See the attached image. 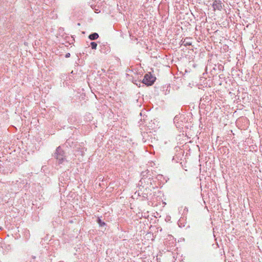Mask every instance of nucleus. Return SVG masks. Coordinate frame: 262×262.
Returning a JSON list of instances; mask_svg holds the SVG:
<instances>
[{
  "label": "nucleus",
  "mask_w": 262,
  "mask_h": 262,
  "mask_svg": "<svg viewBox=\"0 0 262 262\" xmlns=\"http://www.w3.org/2000/svg\"><path fill=\"white\" fill-rule=\"evenodd\" d=\"M53 157L57 160L59 164H62L66 160L65 152L60 146L56 148Z\"/></svg>",
  "instance_id": "1"
},
{
  "label": "nucleus",
  "mask_w": 262,
  "mask_h": 262,
  "mask_svg": "<svg viewBox=\"0 0 262 262\" xmlns=\"http://www.w3.org/2000/svg\"><path fill=\"white\" fill-rule=\"evenodd\" d=\"M156 77L152 76L150 73L146 74L142 82L147 86L151 85L155 81Z\"/></svg>",
  "instance_id": "2"
},
{
  "label": "nucleus",
  "mask_w": 262,
  "mask_h": 262,
  "mask_svg": "<svg viewBox=\"0 0 262 262\" xmlns=\"http://www.w3.org/2000/svg\"><path fill=\"white\" fill-rule=\"evenodd\" d=\"M223 6L224 4L221 0H214L212 4L214 10H217L221 11L223 9Z\"/></svg>",
  "instance_id": "3"
},
{
  "label": "nucleus",
  "mask_w": 262,
  "mask_h": 262,
  "mask_svg": "<svg viewBox=\"0 0 262 262\" xmlns=\"http://www.w3.org/2000/svg\"><path fill=\"white\" fill-rule=\"evenodd\" d=\"M100 51L102 53L107 54L110 53L111 48L107 43H102L100 46Z\"/></svg>",
  "instance_id": "4"
},
{
  "label": "nucleus",
  "mask_w": 262,
  "mask_h": 262,
  "mask_svg": "<svg viewBox=\"0 0 262 262\" xmlns=\"http://www.w3.org/2000/svg\"><path fill=\"white\" fill-rule=\"evenodd\" d=\"M150 191L149 189H145L144 191L143 192H142L141 195L140 194L139 192H138V195L139 196H141L142 197V199H141L142 201L148 200H149L148 193Z\"/></svg>",
  "instance_id": "5"
},
{
  "label": "nucleus",
  "mask_w": 262,
  "mask_h": 262,
  "mask_svg": "<svg viewBox=\"0 0 262 262\" xmlns=\"http://www.w3.org/2000/svg\"><path fill=\"white\" fill-rule=\"evenodd\" d=\"M191 39V38L190 37H186L183 40H182V45L185 47L191 46L192 44Z\"/></svg>",
  "instance_id": "6"
},
{
  "label": "nucleus",
  "mask_w": 262,
  "mask_h": 262,
  "mask_svg": "<svg viewBox=\"0 0 262 262\" xmlns=\"http://www.w3.org/2000/svg\"><path fill=\"white\" fill-rule=\"evenodd\" d=\"M99 37V35L97 33H93L89 35V38L91 40L97 39Z\"/></svg>",
  "instance_id": "7"
},
{
  "label": "nucleus",
  "mask_w": 262,
  "mask_h": 262,
  "mask_svg": "<svg viewBox=\"0 0 262 262\" xmlns=\"http://www.w3.org/2000/svg\"><path fill=\"white\" fill-rule=\"evenodd\" d=\"M97 222L100 227H103L106 225V223L102 221L100 217L97 218Z\"/></svg>",
  "instance_id": "8"
},
{
  "label": "nucleus",
  "mask_w": 262,
  "mask_h": 262,
  "mask_svg": "<svg viewBox=\"0 0 262 262\" xmlns=\"http://www.w3.org/2000/svg\"><path fill=\"white\" fill-rule=\"evenodd\" d=\"M84 150L85 149L84 147H82L81 148H79V149L77 150V155H80L83 156L84 154Z\"/></svg>",
  "instance_id": "9"
},
{
  "label": "nucleus",
  "mask_w": 262,
  "mask_h": 262,
  "mask_svg": "<svg viewBox=\"0 0 262 262\" xmlns=\"http://www.w3.org/2000/svg\"><path fill=\"white\" fill-rule=\"evenodd\" d=\"M91 47L92 49L96 50L97 47V43L95 42H91Z\"/></svg>",
  "instance_id": "10"
},
{
  "label": "nucleus",
  "mask_w": 262,
  "mask_h": 262,
  "mask_svg": "<svg viewBox=\"0 0 262 262\" xmlns=\"http://www.w3.org/2000/svg\"><path fill=\"white\" fill-rule=\"evenodd\" d=\"M140 183H141V185H142L143 184V183H145V179H144V178H142L140 182H139Z\"/></svg>",
  "instance_id": "11"
},
{
  "label": "nucleus",
  "mask_w": 262,
  "mask_h": 262,
  "mask_svg": "<svg viewBox=\"0 0 262 262\" xmlns=\"http://www.w3.org/2000/svg\"><path fill=\"white\" fill-rule=\"evenodd\" d=\"M70 53H67V54H66V55H65V57H66V58L70 57Z\"/></svg>",
  "instance_id": "12"
},
{
  "label": "nucleus",
  "mask_w": 262,
  "mask_h": 262,
  "mask_svg": "<svg viewBox=\"0 0 262 262\" xmlns=\"http://www.w3.org/2000/svg\"><path fill=\"white\" fill-rule=\"evenodd\" d=\"M188 208L187 207H185L184 209V212H188Z\"/></svg>",
  "instance_id": "13"
},
{
  "label": "nucleus",
  "mask_w": 262,
  "mask_h": 262,
  "mask_svg": "<svg viewBox=\"0 0 262 262\" xmlns=\"http://www.w3.org/2000/svg\"><path fill=\"white\" fill-rule=\"evenodd\" d=\"M32 258L34 260L35 259V256H32Z\"/></svg>",
  "instance_id": "14"
}]
</instances>
